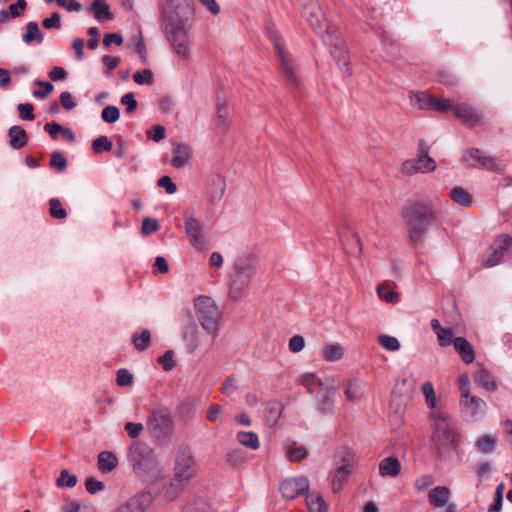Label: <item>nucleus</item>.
<instances>
[{
  "label": "nucleus",
  "instance_id": "obj_41",
  "mask_svg": "<svg viewBox=\"0 0 512 512\" xmlns=\"http://www.w3.org/2000/svg\"><path fill=\"white\" fill-rule=\"evenodd\" d=\"M49 206H50L49 212L53 218L64 219L67 217V212L63 208L59 199H57V198L50 199Z\"/></svg>",
  "mask_w": 512,
  "mask_h": 512
},
{
  "label": "nucleus",
  "instance_id": "obj_7",
  "mask_svg": "<svg viewBox=\"0 0 512 512\" xmlns=\"http://www.w3.org/2000/svg\"><path fill=\"white\" fill-rule=\"evenodd\" d=\"M191 462L192 451L190 446H181L176 457L175 476L167 490L169 498H175L189 483L190 478L192 477Z\"/></svg>",
  "mask_w": 512,
  "mask_h": 512
},
{
  "label": "nucleus",
  "instance_id": "obj_33",
  "mask_svg": "<svg viewBox=\"0 0 512 512\" xmlns=\"http://www.w3.org/2000/svg\"><path fill=\"white\" fill-rule=\"evenodd\" d=\"M378 296L391 304H397L399 302L400 296L397 292L390 289L388 283H382L377 287Z\"/></svg>",
  "mask_w": 512,
  "mask_h": 512
},
{
  "label": "nucleus",
  "instance_id": "obj_51",
  "mask_svg": "<svg viewBox=\"0 0 512 512\" xmlns=\"http://www.w3.org/2000/svg\"><path fill=\"white\" fill-rule=\"evenodd\" d=\"M410 101L411 104L418 109H429V98H426V96L422 93H412L410 95Z\"/></svg>",
  "mask_w": 512,
  "mask_h": 512
},
{
  "label": "nucleus",
  "instance_id": "obj_37",
  "mask_svg": "<svg viewBox=\"0 0 512 512\" xmlns=\"http://www.w3.org/2000/svg\"><path fill=\"white\" fill-rule=\"evenodd\" d=\"M497 444V438L491 435H483L477 440V448L483 453L492 452Z\"/></svg>",
  "mask_w": 512,
  "mask_h": 512
},
{
  "label": "nucleus",
  "instance_id": "obj_15",
  "mask_svg": "<svg viewBox=\"0 0 512 512\" xmlns=\"http://www.w3.org/2000/svg\"><path fill=\"white\" fill-rule=\"evenodd\" d=\"M216 115H217V127L223 132L227 133L232 125V121L229 116V102L226 99L217 98L216 101Z\"/></svg>",
  "mask_w": 512,
  "mask_h": 512
},
{
  "label": "nucleus",
  "instance_id": "obj_23",
  "mask_svg": "<svg viewBox=\"0 0 512 512\" xmlns=\"http://www.w3.org/2000/svg\"><path fill=\"white\" fill-rule=\"evenodd\" d=\"M175 52L182 57H187L189 53L188 34H170L168 38Z\"/></svg>",
  "mask_w": 512,
  "mask_h": 512
},
{
  "label": "nucleus",
  "instance_id": "obj_12",
  "mask_svg": "<svg viewBox=\"0 0 512 512\" xmlns=\"http://www.w3.org/2000/svg\"><path fill=\"white\" fill-rule=\"evenodd\" d=\"M226 190V179L218 172H209L203 179V193L210 203L219 202Z\"/></svg>",
  "mask_w": 512,
  "mask_h": 512
},
{
  "label": "nucleus",
  "instance_id": "obj_57",
  "mask_svg": "<svg viewBox=\"0 0 512 512\" xmlns=\"http://www.w3.org/2000/svg\"><path fill=\"white\" fill-rule=\"evenodd\" d=\"M60 20H61L60 14L58 12H55L51 15V17L45 18L43 20V27L46 30L60 29L61 28Z\"/></svg>",
  "mask_w": 512,
  "mask_h": 512
},
{
  "label": "nucleus",
  "instance_id": "obj_39",
  "mask_svg": "<svg viewBox=\"0 0 512 512\" xmlns=\"http://www.w3.org/2000/svg\"><path fill=\"white\" fill-rule=\"evenodd\" d=\"M450 197L453 201L463 206H470L471 197L470 195L461 187H455L450 192Z\"/></svg>",
  "mask_w": 512,
  "mask_h": 512
},
{
  "label": "nucleus",
  "instance_id": "obj_63",
  "mask_svg": "<svg viewBox=\"0 0 512 512\" xmlns=\"http://www.w3.org/2000/svg\"><path fill=\"white\" fill-rule=\"evenodd\" d=\"M157 184L159 187L164 188L168 194H173L176 192L177 187L173 183L172 179L169 176H163L158 181Z\"/></svg>",
  "mask_w": 512,
  "mask_h": 512
},
{
  "label": "nucleus",
  "instance_id": "obj_9",
  "mask_svg": "<svg viewBox=\"0 0 512 512\" xmlns=\"http://www.w3.org/2000/svg\"><path fill=\"white\" fill-rule=\"evenodd\" d=\"M430 417L434 423V442L439 447L454 444L457 440V432L448 416L440 410H435Z\"/></svg>",
  "mask_w": 512,
  "mask_h": 512
},
{
  "label": "nucleus",
  "instance_id": "obj_47",
  "mask_svg": "<svg viewBox=\"0 0 512 512\" xmlns=\"http://www.w3.org/2000/svg\"><path fill=\"white\" fill-rule=\"evenodd\" d=\"M133 79L138 85H151L154 80L153 73L149 69L135 72Z\"/></svg>",
  "mask_w": 512,
  "mask_h": 512
},
{
  "label": "nucleus",
  "instance_id": "obj_20",
  "mask_svg": "<svg viewBox=\"0 0 512 512\" xmlns=\"http://www.w3.org/2000/svg\"><path fill=\"white\" fill-rule=\"evenodd\" d=\"M401 472V464L396 457L384 458L379 463V474L382 477H397Z\"/></svg>",
  "mask_w": 512,
  "mask_h": 512
},
{
  "label": "nucleus",
  "instance_id": "obj_61",
  "mask_svg": "<svg viewBox=\"0 0 512 512\" xmlns=\"http://www.w3.org/2000/svg\"><path fill=\"white\" fill-rule=\"evenodd\" d=\"M19 116L23 120H33L35 118L33 114V105L30 103H21L18 105Z\"/></svg>",
  "mask_w": 512,
  "mask_h": 512
},
{
  "label": "nucleus",
  "instance_id": "obj_30",
  "mask_svg": "<svg viewBox=\"0 0 512 512\" xmlns=\"http://www.w3.org/2000/svg\"><path fill=\"white\" fill-rule=\"evenodd\" d=\"M208 239L202 225L194 222V249L203 252L207 248Z\"/></svg>",
  "mask_w": 512,
  "mask_h": 512
},
{
  "label": "nucleus",
  "instance_id": "obj_26",
  "mask_svg": "<svg viewBox=\"0 0 512 512\" xmlns=\"http://www.w3.org/2000/svg\"><path fill=\"white\" fill-rule=\"evenodd\" d=\"M8 135L10 138V145L14 149H21L27 144L28 137L21 126H12L8 131Z\"/></svg>",
  "mask_w": 512,
  "mask_h": 512
},
{
  "label": "nucleus",
  "instance_id": "obj_17",
  "mask_svg": "<svg viewBox=\"0 0 512 512\" xmlns=\"http://www.w3.org/2000/svg\"><path fill=\"white\" fill-rule=\"evenodd\" d=\"M453 112L467 126L473 127L480 121L478 114L468 105H455Z\"/></svg>",
  "mask_w": 512,
  "mask_h": 512
},
{
  "label": "nucleus",
  "instance_id": "obj_27",
  "mask_svg": "<svg viewBox=\"0 0 512 512\" xmlns=\"http://www.w3.org/2000/svg\"><path fill=\"white\" fill-rule=\"evenodd\" d=\"M475 382L488 391H495L497 384L494 378L490 375L489 371L480 367L474 377Z\"/></svg>",
  "mask_w": 512,
  "mask_h": 512
},
{
  "label": "nucleus",
  "instance_id": "obj_42",
  "mask_svg": "<svg viewBox=\"0 0 512 512\" xmlns=\"http://www.w3.org/2000/svg\"><path fill=\"white\" fill-rule=\"evenodd\" d=\"M112 146L113 144L107 136H100L92 142V149L96 154H99L103 151H110Z\"/></svg>",
  "mask_w": 512,
  "mask_h": 512
},
{
  "label": "nucleus",
  "instance_id": "obj_6",
  "mask_svg": "<svg viewBox=\"0 0 512 512\" xmlns=\"http://www.w3.org/2000/svg\"><path fill=\"white\" fill-rule=\"evenodd\" d=\"M256 267L249 261L239 260L234 265V271L229 283L228 299L233 302L241 300L249 289Z\"/></svg>",
  "mask_w": 512,
  "mask_h": 512
},
{
  "label": "nucleus",
  "instance_id": "obj_16",
  "mask_svg": "<svg viewBox=\"0 0 512 512\" xmlns=\"http://www.w3.org/2000/svg\"><path fill=\"white\" fill-rule=\"evenodd\" d=\"M451 491L446 486H437L428 493L429 503L436 508L445 507L450 499Z\"/></svg>",
  "mask_w": 512,
  "mask_h": 512
},
{
  "label": "nucleus",
  "instance_id": "obj_46",
  "mask_svg": "<svg viewBox=\"0 0 512 512\" xmlns=\"http://www.w3.org/2000/svg\"><path fill=\"white\" fill-rule=\"evenodd\" d=\"M422 392L425 396V399H426V402L428 404V406L431 408V409H435L436 408V396H435V391H434V387L432 385L431 382H425L423 385H422Z\"/></svg>",
  "mask_w": 512,
  "mask_h": 512
},
{
  "label": "nucleus",
  "instance_id": "obj_52",
  "mask_svg": "<svg viewBox=\"0 0 512 512\" xmlns=\"http://www.w3.org/2000/svg\"><path fill=\"white\" fill-rule=\"evenodd\" d=\"M50 167L58 171H63L67 167V161L60 152H53L51 154Z\"/></svg>",
  "mask_w": 512,
  "mask_h": 512
},
{
  "label": "nucleus",
  "instance_id": "obj_10",
  "mask_svg": "<svg viewBox=\"0 0 512 512\" xmlns=\"http://www.w3.org/2000/svg\"><path fill=\"white\" fill-rule=\"evenodd\" d=\"M340 244L347 255L359 259L362 255V241L359 234L347 223H342L337 228Z\"/></svg>",
  "mask_w": 512,
  "mask_h": 512
},
{
  "label": "nucleus",
  "instance_id": "obj_18",
  "mask_svg": "<svg viewBox=\"0 0 512 512\" xmlns=\"http://www.w3.org/2000/svg\"><path fill=\"white\" fill-rule=\"evenodd\" d=\"M414 162L417 163V168L421 174L434 172L437 168L435 160L429 156L427 149L423 146L419 147L417 158L414 159Z\"/></svg>",
  "mask_w": 512,
  "mask_h": 512
},
{
  "label": "nucleus",
  "instance_id": "obj_21",
  "mask_svg": "<svg viewBox=\"0 0 512 512\" xmlns=\"http://www.w3.org/2000/svg\"><path fill=\"white\" fill-rule=\"evenodd\" d=\"M453 345L461 359L469 364L475 359V353L472 344H470L465 338L457 337L453 341Z\"/></svg>",
  "mask_w": 512,
  "mask_h": 512
},
{
  "label": "nucleus",
  "instance_id": "obj_22",
  "mask_svg": "<svg viewBox=\"0 0 512 512\" xmlns=\"http://www.w3.org/2000/svg\"><path fill=\"white\" fill-rule=\"evenodd\" d=\"M460 406L466 412L470 413L471 416L475 417L483 410L485 407V402L481 398L468 393L467 397L461 396Z\"/></svg>",
  "mask_w": 512,
  "mask_h": 512
},
{
  "label": "nucleus",
  "instance_id": "obj_32",
  "mask_svg": "<svg viewBox=\"0 0 512 512\" xmlns=\"http://www.w3.org/2000/svg\"><path fill=\"white\" fill-rule=\"evenodd\" d=\"M134 344L136 350L144 351L146 350L151 342V333L149 330L144 329L140 334L134 333L131 339Z\"/></svg>",
  "mask_w": 512,
  "mask_h": 512
},
{
  "label": "nucleus",
  "instance_id": "obj_11",
  "mask_svg": "<svg viewBox=\"0 0 512 512\" xmlns=\"http://www.w3.org/2000/svg\"><path fill=\"white\" fill-rule=\"evenodd\" d=\"M414 389L408 379L398 380L391 394L390 408L392 412L401 416L407 403L412 399Z\"/></svg>",
  "mask_w": 512,
  "mask_h": 512
},
{
  "label": "nucleus",
  "instance_id": "obj_45",
  "mask_svg": "<svg viewBox=\"0 0 512 512\" xmlns=\"http://www.w3.org/2000/svg\"><path fill=\"white\" fill-rule=\"evenodd\" d=\"M160 226L156 219L146 217L142 220L141 233L144 236H149L159 230Z\"/></svg>",
  "mask_w": 512,
  "mask_h": 512
},
{
  "label": "nucleus",
  "instance_id": "obj_36",
  "mask_svg": "<svg viewBox=\"0 0 512 512\" xmlns=\"http://www.w3.org/2000/svg\"><path fill=\"white\" fill-rule=\"evenodd\" d=\"M353 461L354 453L347 448H341L335 454V465L350 467Z\"/></svg>",
  "mask_w": 512,
  "mask_h": 512
},
{
  "label": "nucleus",
  "instance_id": "obj_44",
  "mask_svg": "<svg viewBox=\"0 0 512 512\" xmlns=\"http://www.w3.org/2000/svg\"><path fill=\"white\" fill-rule=\"evenodd\" d=\"M157 362L162 366V368L165 371L172 370L176 365L173 350H167L162 356H159L157 358Z\"/></svg>",
  "mask_w": 512,
  "mask_h": 512
},
{
  "label": "nucleus",
  "instance_id": "obj_56",
  "mask_svg": "<svg viewBox=\"0 0 512 512\" xmlns=\"http://www.w3.org/2000/svg\"><path fill=\"white\" fill-rule=\"evenodd\" d=\"M124 429L131 438L135 439L140 436L144 426L141 423L127 422Z\"/></svg>",
  "mask_w": 512,
  "mask_h": 512
},
{
  "label": "nucleus",
  "instance_id": "obj_4",
  "mask_svg": "<svg viewBox=\"0 0 512 512\" xmlns=\"http://www.w3.org/2000/svg\"><path fill=\"white\" fill-rule=\"evenodd\" d=\"M402 216L409 228L411 240L417 242L426 231L427 223L433 218V213L427 205L416 202L405 207Z\"/></svg>",
  "mask_w": 512,
  "mask_h": 512
},
{
  "label": "nucleus",
  "instance_id": "obj_48",
  "mask_svg": "<svg viewBox=\"0 0 512 512\" xmlns=\"http://www.w3.org/2000/svg\"><path fill=\"white\" fill-rule=\"evenodd\" d=\"M103 121L106 123H114L120 117V111L116 106H106L101 113Z\"/></svg>",
  "mask_w": 512,
  "mask_h": 512
},
{
  "label": "nucleus",
  "instance_id": "obj_58",
  "mask_svg": "<svg viewBox=\"0 0 512 512\" xmlns=\"http://www.w3.org/2000/svg\"><path fill=\"white\" fill-rule=\"evenodd\" d=\"M86 490L91 493L95 494L97 492H100L104 490L105 484L93 477H90L85 482Z\"/></svg>",
  "mask_w": 512,
  "mask_h": 512
},
{
  "label": "nucleus",
  "instance_id": "obj_35",
  "mask_svg": "<svg viewBox=\"0 0 512 512\" xmlns=\"http://www.w3.org/2000/svg\"><path fill=\"white\" fill-rule=\"evenodd\" d=\"M309 512H325L324 500L321 495L311 493L306 497Z\"/></svg>",
  "mask_w": 512,
  "mask_h": 512
},
{
  "label": "nucleus",
  "instance_id": "obj_53",
  "mask_svg": "<svg viewBox=\"0 0 512 512\" xmlns=\"http://www.w3.org/2000/svg\"><path fill=\"white\" fill-rule=\"evenodd\" d=\"M437 340L438 344L442 347L449 346L451 343H453V333L451 329L443 328L438 334H437Z\"/></svg>",
  "mask_w": 512,
  "mask_h": 512
},
{
  "label": "nucleus",
  "instance_id": "obj_38",
  "mask_svg": "<svg viewBox=\"0 0 512 512\" xmlns=\"http://www.w3.org/2000/svg\"><path fill=\"white\" fill-rule=\"evenodd\" d=\"M378 342L384 349L390 352L398 351L401 347L400 342L396 337L387 334L379 335Z\"/></svg>",
  "mask_w": 512,
  "mask_h": 512
},
{
  "label": "nucleus",
  "instance_id": "obj_3",
  "mask_svg": "<svg viewBox=\"0 0 512 512\" xmlns=\"http://www.w3.org/2000/svg\"><path fill=\"white\" fill-rule=\"evenodd\" d=\"M147 430L158 446L167 445L173 435L174 423L170 412L166 408H157L147 419Z\"/></svg>",
  "mask_w": 512,
  "mask_h": 512
},
{
  "label": "nucleus",
  "instance_id": "obj_5",
  "mask_svg": "<svg viewBox=\"0 0 512 512\" xmlns=\"http://www.w3.org/2000/svg\"><path fill=\"white\" fill-rule=\"evenodd\" d=\"M191 0H169L163 10V23L169 32H178L189 28Z\"/></svg>",
  "mask_w": 512,
  "mask_h": 512
},
{
  "label": "nucleus",
  "instance_id": "obj_62",
  "mask_svg": "<svg viewBox=\"0 0 512 512\" xmlns=\"http://www.w3.org/2000/svg\"><path fill=\"white\" fill-rule=\"evenodd\" d=\"M121 103L126 106L127 113H133L137 108V101L132 92L126 93L121 98Z\"/></svg>",
  "mask_w": 512,
  "mask_h": 512
},
{
  "label": "nucleus",
  "instance_id": "obj_64",
  "mask_svg": "<svg viewBox=\"0 0 512 512\" xmlns=\"http://www.w3.org/2000/svg\"><path fill=\"white\" fill-rule=\"evenodd\" d=\"M194 506L197 512H210L211 510L210 502L203 496H198L194 500Z\"/></svg>",
  "mask_w": 512,
  "mask_h": 512
},
{
  "label": "nucleus",
  "instance_id": "obj_13",
  "mask_svg": "<svg viewBox=\"0 0 512 512\" xmlns=\"http://www.w3.org/2000/svg\"><path fill=\"white\" fill-rule=\"evenodd\" d=\"M512 238L508 235L500 236L496 241V247H490L484 256L483 262L488 267L497 265L505 252L510 248Z\"/></svg>",
  "mask_w": 512,
  "mask_h": 512
},
{
  "label": "nucleus",
  "instance_id": "obj_49",
  "mask_svg": "<svg viewBox=\"0 0 512 512\" xmlns=\"http://www.w3.org/2000/svg\"><path fill=\"white\" fill-rule=\"evenodd\" d=\"M56 483L59 487L72 488L77 483V477L75 475L70 474L67 470H62Z\"/></svg>",
  "mask_w": 512,
  "mask_h": 512
},
{
  "label": "nucleus",
  "instance_id": "obj_14",
  "mask_svg": "<svg viewBox=\"0 0 512 512\" xmlns=\"http://www.w3.org/2000/svg\"><path fill=\"white\" fill-rule=\"evenodd\" d=\"M309 488V481L305 477L290 478L280 485L282 496L286 499H294Z\"/></svg>",
  "mask_w": 512,
  "mask_h": 512
},
{
  "label": "nucleus",
  "instance_id": "obj_31",
  "mask_svg": "<svg viewBox=\"0 0 512 512\" xmlns=\"http://www.w3.org/2000/svg\"><path fill=\"white\" fill-rule=\"evenodd\" d=\"M237 440L245 447L256 450L260 446L257 434L253 432L241 431L237 433Z\"/></svg>",
  "mask_w": 512,
  "mask_h": 512
},
{
  "label": "nucleus",
  "instance_id": "obj_8",
  "mask_svg": "<svg viewBox=\"0 0 512 512\" xmlns=\"http://www.w3.org/2000/svg\"><path fill=\"white\" fill-rule=\"evenodd\" d=\"M270 41L272 42L276 51L278 67L281 74L288 83L297 87L300 84V80L293 65L292 59L287 53L285 40L278 34H272Z\"/></svg>",
  "mask_w": 512,
  "mask_h": 512
},
{
  "label": "nucleus",
  "instance_id": "obj_40",
  "mask_svg": "<svg viewBox=\"0 0 512 512\" xmlns=\"http://www.w3.org/2000/svg\"><path fill=\"white\" fill-rule=\"evenodd\" d=\"M429 109L438 111V112H446L449 109H453V104L449 99L445 98H437V97H430L429 98Z\"/></svg>",
  "mask_w": 512,
  "mask_h": 512
},
{
  "label": "nucleus",
  "instance_id": "obj_50",
  "mask_svg": "<svg viewBox=\"0 0 512 512\" xmlns=\"http://www.w3.org/2000/svg\"><path fill=\"white\" fill-rule=\"evenodd\" d=\"M27 7V3L25 0H17L15 3L10 4L8 10H5V13L9 16V21L12 18L18 17Z\"/></svg>",
  "mask_w": 512,
  "mask_h": 512
},
{
  "label": "nucleus",
  "instance_id": "obj_59",
  "mask_svg": "<svg viewBox=\"0 0 512 512\" xmlns=\"http://www.w3.org/2000/svg\"><path fill=\"white\" fill-rule=\"evenodd\" d=\"M35 85L44 87L42 90H34L33 95L37 98L44 99L49 93L53 91V85L49 82L37 80Z\"/></svg>",
  "mask_w": 512,
  "mask_h": 512
},
{
  "label": "nucleus",
  "instance_id": "obj_2",
  "mask_svg": "<svg viewBox=\"0 0 512 512\" xmlns=\"http://www.w3.org/2000/svg\"><path fill=\"white\" fill-rule=\"evenodd\" d=\"M128 461L137 475H152L161 471L154 450L144 442H134L128 450Z\"/></svg>",
  "mask_w": 512,
  "mask_h": 512
},
{
  "label": "nucleus",
  "instance_id": "obj_24",
  "mask_svg": "<svg viewBox=\"0 0 512 512\" xmlns=\"http://www.w3.org/2000/svg\"><path fill=\"white\" fill-rule=\"evenodd\" d=\"M90 11L93 13L94 17L100 22L109 21L113 18V15L110 11V6L106 2V0H94L90 7Z\"/></svg>",
  "mask_w": 512,
  "mask_h": 512
},
{
  "label": "nucleus",
  "instance_id": "obj_60",
  "mask_svg": "<svg viewBox=\"0 0 512 512\" xmlns=\"http://www.w3.org/2000/svg\"><path fill=\"white\" fill-rule=\"evenodd\" d=\"M147 136L155 142H159L166 136L165 127L162 125H155L151 130L147 132Z\"/></svg>",
  "mask_w": 512,
  "mask_h": 512
},
{
  "label": "nucleus",
  "instance_id": "obj_1",
  "mask_svg": "<svg viewBox=\"0 0 512 512\" xmlns=\"http://www.w3.org/2000/svg\"><path fill=\"white\" fill-rule=\"evenodd\" d=\"M223 312L217 301L208 295L194 298V319L214 339L218 333Z\"/></svg>",
  "mask_w": 512,
  "mask_h": 512
},
{
  "label": "nucleus",
  "instance_id": "obj_28",
  "mask_svg": "<svg viewBox=\"0 0 512 512\" xmlns=\"http://www.w3.org/2000/svg\"><path fill=\"white\" fill-rule=\"evenodd\" d=\"M323 357L329 362H336L343 359L345 348L339 343L328 344L323 348Z\"/></svg>",
  "mask_w": 512,
  "mask_h": 512
},
{
  "label": "nucleus",
  "instance_id": "obj_19",
  "mask_svg": "<svg viewBox=\"0 0 512 512\" xmlns=\"http://www.w3.org/2000/svg\"><path fill=\"white\" fill-rule=\"evenodd\" d=\"M153 497L149 492H142L132 497L126 504L130 512H144L152 503Z\"/></svg>",
  "mask_w": 512,
  "mask_h": 512
},
{
  "label": "nucleus",
  "instance_id": "obj_25",
  "mask_svg": "<svg viewBox=\"0 0 512 512\" xmlns=\"http://www.w3.org/2000/svg\"><path fill=\"white\" fill-rule=\"evenodd\" d=\"M118 466L117 456L110 451H102L98 455V468L104 473L113 471Z\"/></svg>",
  "mask_w": 512,
  "mask_h": 512
},
{
  "label": "nucleus",
  "instance_id": "obj_43",
  "mask_svg": "<svg viewBox=\"0 0 512 512\" xmlns=\"http://www.w3.org/2000/svg\"><path fill=\"white\" fill-rule=\"evenodd\" d=\"M400 173L405 177H412L419 173V169L417 168V163L414 162V159H406L400 165Z\"/></svg>",
  "mask_w": 512,
  "mask_h": 512
},
{
  "label": "nucleus",
  "instance_id": "obj_54",
  "mask_svg": "<svg viewBox=\"0 0 512 512\" xmlns=\"http://www.w3.org/2000/svg\"><path fill=\"white\" fill-rule=\"evenodd\" d=\"M288 347L291 352H301L305 347V340L301 335H294L290 338Z\"/></svg>",
  "mask_w": 512,
  "mask_h": 512
},
{
  "label": "nucleus",
  "instance_id": "obj_29",
  "mask_svg": "<svg viewBox=\"0 0 512 512\" xmlns=\"http://www.w3.org/2000/svg\"><path fill=\"white\" fill-rule=\"evenodd\" d=\"M285 449L290 461H300L308 456V450L304 446H299L295 441L288 440L285 443Z\"/></svg>",
  "mask_w": 512,
  "mask_h": 512
},
{
  "label": "nucleus",
  "instance_id": "obj_55",
  "mask_svg": "<svg viewBox=\"0 0 512 512\" xmlns=\"http://www.w3.org/2000/svg\"><path fill=\"white\" fill-rule=\"evenodd\" d=\"M133 383V375L127 369H120L117 372V384L121 387L131 386Z\"/></svg>",
  "mask_w": 512,
  "mask_h": 512
},
{
  "label": "nucleus",
  "instance_id": "obj_34",
  "mask_svg": "<svg viewBox=\"0 0 512 512\" xmlns=\"http://www.w3.org/2000/svg\"><path fill=\"white\" fill-rule=\"evenodd\" d=\"M188 151H189V147L186 145L179 144L176 146V148L174 150V157L172 159V165L175 168H180L187 163Z\"/></svg>",
  "mask_w": 512,
  "mask_h": 512
}]
</instances>
